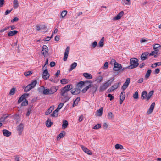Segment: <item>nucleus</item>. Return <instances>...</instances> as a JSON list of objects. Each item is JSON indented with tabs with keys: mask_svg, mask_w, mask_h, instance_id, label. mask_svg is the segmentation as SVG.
<instances>
[{
	"mask_svg": "<svg viewBox=\"0 0 161 161\" xmlns=\"http://www.w3.org/2000/svg\"><path fill=\"white\" fill-rule=\"evenodd\" d=\"M53 36V34H52L51 37H47L45 39H44V40L45 41H49L50 40L51 38Z\"/></svg>",
	"mask_w": 161,
	"mask_h": 161,
	"instance_id": "774afa93",
	"label": "nucleus"
},
{
	"mask_svg": "<svg viewBox=\"0 0 161 161\" xmlns=\"http://www.w3.org/2000/svg\"><path fill=\"white\" fill-rule=\"evenodd\" d=\"M43 94L46 95L50 94L49 92V89L44 88L43 90Z\"/></svg>",
	"mask_w": 161,
	"mask_h": 161,
	"instance_id": "c9c22d12",
	"label": "nucleus"
},
{
	"mask_svg": "<svg viewBox=\"0 0 161 161\" xmlns=\"http://www.w3.org/2000/svg\"><path fill=\"white\" fill-rule=\"evenodd\" d=\"M114 77H111L108 81L103 84L100 87L99 91L103 92L106 90L108 86L111 85L112 82L114 80Z\"/></svg>",
	"mask_w": 161,
	"mask_h": 161,
	"instance_id": "f257e3e1",
	"label": "nucleus"
},
{
	"mask_svg": "<svg viewBox=\"0 0 161 161\" xmlns=\"http://www.w3.org/2000/svg\"><path fill=\"white\" fill-rule=\"evenodd\" d=\"M81 147L83 150L86 153L89 155H91L92 153L90 150L88 149L83 145L81 146Z\"/></svg>",
	"mask_w": 161,
	"mask_h": 161,
	"instance_id": "ddd939ff",
	"label": "nucleus"
},
{
	"mask_svg": "<svg viewBox=\"0 0 161 161\" xmlns=\"http://www.w3.org/2000/svg\"><path fill=\"white\" fill-rule=\"evenodd\" d=\"M19 6V3L17 0H14L13 1V7L15 9L17 8Z\"/></svg>",
	"mask_w": 161,
	"mask_h": 161,
	"instance_id": "bb28decb",
	"label": "nucleus"
},
{
	"mask_svg": "<svg viewBox=\"0 0 161 161\" xmlns=\"http://www.w3.org/2000/svg\"><path fill=\"white\" fill-rule=\"evenodd\" d=\"M77 65V64L76 62H74L71 65L70 68L69 69V71H72L76 67Z\"/></svg>",
	"mask_w": 161,
	"mask_h": 161,
	"instance_id": "4be33fe9",
	"label": "nucleus"
},
{
	"mask_svg": "<svg viewBox=\"0 0 161 161\" xmlns=\"http://www.w3.org/2000/svg\"><path fill=\"white\" fill-rule=\"evenodd\" d=\"M148 54V53L147 52H144L143 53L141 56V59L142 61L146 60Z\"/></svg>",
	"mask_w": 161,
	"mask_h": 161,
	"instance_id": "4468645a",
	"label": "nucleus"
},
{
	"mask_svg": "<svg viewBox=\"0 0 161 161\" xmlns=\"http://www.w3.org/2000/svg\"><path fill=\"white\" fill-rule=\"evenodd\" d=\"M115 148L116 149H120V150L123 149V147L122 145L119 144H116L115 146Z\"/></svg>",
	"mask_w": 161,
	"mask_h": 161,
	"instance_id": "7c9ffc66",
	"label": "nucleus"
},
{
	"mask_svg": "<svg viewBox=\"0 0 161 161\" xmlns=\"http://www.w3.org/2000/svg\"><path fill=\"white\" fill-rule=\"evenodd\" d=\"M154 50L152 51L149 54L150 56H154L155 58L158 57L160 55V53L158 52L159 50L158 49H154Z\"/></svg>",
	"mask_w": 161,
	"mask_h": 161,
	"instance_id": "423d86ee",
	"label": "nucleus"
},
{
	"mask_svg": "<svg viewBox=\"0 0 161 161\" xmlns=\"http://www.w3.org/2000/svg\"><path fill=\"white\" fill-rule=\"evenodd\" d=\"M59 111V110L57 108L55 110L53 113L51 114V116L52 117H56L58 116V112Z\"/></svg>",
	"mask_w": 161,
	"mask_h": 161,
	"instance_id": "a878e982",
	"label": "nucleus"
},
{
	"mask_svg": "<svg viewBox=\"0 0 161 161\" xmlns=\"http://www.w3.org/2000/svg\"><path fill=\"white\" fill-rule=\"evenodd\" d=\"M68 123L67 121L66 120H64L63 121V123L62 125V128L63 129H65L66 128L68 125Z\"/></svg>",
	"mask_w": 161,
	"mask_h": 161,
	"instance_id": "cd10ccee",
	"label": "nucleus"
},
{
	"mask_svg": "<svg viewBox=\"0 0 161 161\" xmlns=\"http://www.w3.org/2000/svg\"><path fill=\"white\" fill-rule=\"evenodd\" d=\"M155 105V102H153L152 104H151L150 107L149 108L148 111L147 112L149 114H151L153 112V110L154 109V107Z\"/></svg>",
	"mask_w": 161,
	"mask_h": 161,
	"instance_id": "dca6fc26",
	"label": "nucleus"
},
{
	"mask_svg": "<svg viewBox=\"0 0 161 161\" xmlns=\"http://www.w3.org/2000/svg\"><path fill=\"white\" fill-rule=\"evenodd\" d=\"M67 92L66 91L63 87L61 89L60 93L61 96L66 97L68 95Z\"/></svg>",
	"mask_w": 161,
	"mask_h": 161,
	"instance_id": "2eb2a0df",
	"label": "nucleus"
},
{
	"mask_svg": "<svg viewBox=\"0 0 161 161\" xmlns=\"http://www.w3.org/2000/svg\"><path fill=\"white\" fill-rule=\"evenodd\" d=\"M160 47H161V46L159 44H156L153 45V49H158V48Z\"/></svg>",
	"mask_w": 161,
	"mask_h": 161,
	"instance_id": "ea45409f",
	"label": "nucleus"
},
{
	"mask_svg": "<svg viewBox=\"0 0 161 161\" xmlns=\"http://www.w3.org/2000/svg\"><path fill=\"white\" fill-rule=\"evenodd\" d=\"M19 20L18 18L17 17H15L11 21L12 23H13L14 22L17 21Z\"/></svg>",
	"mask_w": 161,
	"mask_h": 161,
	"instance_id": "0e129e2a",
	"label": "nucleus"
},
{
	"mask_svg": "<svg viewBox=\"0 0 161 161\" xmlns=\"http://www.w3.org/2000/svg\"><path fill=\"white\" fill-rule=\"evenodd\" d=\"M64 88L66 91L68 92L73 88V86L72 84L68 85L66 86Z\"/></svg>",
	"mask_w": 161,
	"mask_h": 161,
	"instance_id": "6ab92c4d",
	"label": "nucleus"
},
{
	"mask_svg": "<svg viewBox=\"0 0 161 161\" xmlns=\"http://www.w3.org/2000/svg\"><path fill=\"white\" fill-rule=\"evenodd\" d=\"M158 65H159V62H157L151 65V67L152 68H154L156 67Z\"/></svg>",
	"mask_w": 161,
	"mask_h": 161,
	"instance_id": "6e6d98bb",
	"label": "nucleus"
},
{
	"mask_svg": "<svg viewBox=\"0 0 161 161\" xmlns=\"http://www.w3.org/2000/svg\"><path fill=\"white\" fill-rule=\"evenodd\" d=\"M124 14V12L123 11H121L119 13L117 16L114 17L113 18L114 20H118L119 19L121 18L123 16Z\"/></svg>",
	"mask_w": 161,
	"mask_h": 161,
	"instance_id": "9d476101",
	"label": "nucleus"
},
{
	"mask_svg": "<svg viewBox=\"0 0 161 161\" xmlns=\"http://www.w3.org/2000/svg\"><path fill=\"white\" fill-rule=\"evenodd\" d=\"M24 95H22L18 100V103H20L21 102L25 99V98L24 97Z\"/></svg>",
	"mask_w": 161,
	"mask_h": 161,
	"instance_id": "de8ad7c7",
	"label": "nucleus"
},
{
	"mask_svg": "<svg viewBox=\"0 0 161 161\" xmlns=\"http://www.w3.org/2000/svg\"><path fill=\"white\" fill-rule=\"evenodd\" d=\"M80 89L77 88H75L71 91V93L73 95H77L80 92Z\"/></svg>",
	"mask_w": 161,
	"mask_h": 161,
	"instance_id": "9b49d317",
	"label": "nucleus"
},
{
	"mask_svg": "<svg viewBox=\"0 0 161 161\" xmlns=\"http://www.w3.org/2000/svg\"><path fill=\"white\" fill-rule=\"evenodd\" d=\"M104 40V37H103L99 42V45L100 47H102L103 46Z\"/></svg>",
	"mask_w": 161,
	"mask_h": 161,
	"instance_id": "2f4dec72",
	"label": "nucleus"
},
{
	"mask_svg": "<svg viewBox=\"0 0 161 161\" xmlns=\"http://www.w3.org/2000/svg\"><path fill=\"white\" fill-rule=\"evenodd\" d=\"M147 96V92L146 91H144L141 94V98H142V99H143L144 98L146 99V97Z\"/></svg>",
	"mask_w": 161,
	"mask_h": 161,
	"instance_id": "f704fd0d",
	"label": "nucleus"
},
{
	"mask_svg": "<svg viewBox=\"0 0 161 161\" xmlns=\"http://www.w3.org/2000/svg\"><path fill=\"white\" fill-rule=\"evenodd\" d=\"M113 62H114V70L118 72V73H119L120 71V69L122 68L121 65L115 62L114 59L112 60Z\"/></svg>",
	"mask_w": 161,
	"mask_h": 161,
	"instance_id": "7ed1b4c3",
	"label": "nucleus"
},
{
	"mask_svg": "<svg viewBox=\"0 0 161 161\" xmlns=\"http://www.w3.org/2000/svg\"><path fill=\"white\" fill-rule=\"evenodd\" d=\"M18 32V31L16 30H13L8 32V36H11L16 34Z\"/></svg>",
	"mask_w": 161,
	"mask_h": 161,
	"instance_id": "5701e85b",
	"label": "nucleus"
},
{
	"mask_svg": "<svg viewBox=\"0 0 161 161\" xmlns=\"http://www.w3.org/2000/svg\"><path fill=\"white\" fill-rule=\"evenodd\" d=\"M152 71L151 69H148L147 72L145 77L146 78H148L150 76L151 73Z\"/></svg>",
	"mask_w": 161,
	"mask_h": 161,
	"instance_id": "4c0bfd02",
	"label": "nucleus"
},
{
	"mask_svg": "<svg viewBox=\"0 0 161 161\" xmlns=\"http://www.w3.org/2000/svg\"><path fill=\"white\" fill-rule=\"evenodd\" d=\"M49 77V74L48 73L47 70L45 69L43 72L42 77L44 79H47Z\"/></svg>",
	"mask_w": 161,
	"mask_h": 161,
	"instance_id": "6e6552de",
	"label": "nucleus"
},
{
	"mask_svg": "<svg viewBox=\"0 0 161 161\" xmlns=\"http://www.w3.org/2000/svg\"><path fill=\"white\" fill-rule=\"evenodd\" d=\"M63 133H61L59 134L58 136L57 137V139H58V138L59 137L60 138H62L64 136L65 134V133L64 131H63Z\"/></svg>",
	"mask_w": 161,
	"mask_h": 161,
	"instance_id": "a18cd8bd",
	"label": "nucleus"
},
{
	"mask_svg": "<svg viewBox=\"0 0 161 161\" xmlns=\"http://www.w3.org/2000/svg\"><path fill=\"white\" fill-rule=\"evenodd\" d=\"M16 88H12L10 90L9 92V95H12L14 94L15 92Z\"/></svg>",
	"mask_w": 161,
	"mask_h": 161,
	"instance_id": "58836bf2",
	"label": "nucleus"
},
{
	"mask_svg": "<svg viewBox=\"0 0 161 161\" xmlns=\"http://www.w3.org/2000/svg\"><path fill=\"white\" fill-rule=\"evenodd\" d=\"M28 104V101L27 100L25 99V101H24L21 104L22 106H25Z\"/></svg>",
	"mask_w": 161,
	"mask_h": 161,
	"instance_id": "49530a36",
	"label": "nucleus"
},
{
	"mask_svg": "<svg viewBox=\"0 0 161 161\" xmlns=\"http://www.w3.org/2000/svg\"><path fill=\"white\" fill-rule=\"evenodd\" d=\"M91 87L90 91L93 93H94L96 92L98 88V86L96 84L94 85H92V86Z\"/></svg>",
	"mask_w": 161,
	"mask_h": 161,
	"instance_id": "a211bd4d",
	"label": "nucleus"
},
{
	"mask_svg": "<svg viewBox=\"0 0 161 161\" xmlns=\"http://www.w3.org/2000/svg\"><path fill=\"white\" fill-rule=\"evenodd\" d=\"M54 109V106H51L47 110V111L45 112V114L46 115H48L50 113H51L52 111Z\"/></svg>",
	"mask_w": 161,
	"mask_h": 161,
	"instance_id": "aec40b11",
	"label": "nucleus"
},
{
	"mask_svg": "<svg viewBox=\"0 0 161 161\" xmlns=\"http://www.w3.org/2000/svg\"><path fill=\"white\" fill-rule=\"evenodd\" d=\"M92 83L91 81H80L77 84V86L81 88L85 83Z\"/></svg>",
	"mask_w": 161,
	"mask_h": 161,
	"instance_id": "f3484780",
	"label": "nucleus"
},
{
	"mask_svg": "<svg viewBox=\"0 0 161 161\" xmlns=\"http://www.w3.org/2000/svg\"><path fill=\"white\" fill-rule=\"evenodd\" d=\"M130 65L127 67L128 69H132L137 67L139 64L138 60L135 58H132L130 59Z\"/></svg>",
	"mask_w": 161,
	"mask_h": 161,
	"instance_id": "f03ea898",
	"label": "nucleus"
},
{
	"mask_svg": "<svg viewBox=\"0 0 161 161\" xmlns=\"http://www.w3.org/2000/svg\"><path fill=\"white\" fill-rule=\"evenodd\" d=\"M32 89V88L29 84L25 88L24 91L26 92H28Z\"/></svg>",
	"mask_w": 161,
	"mask_h": 161,
	"instance_id": "79ce46f5",
	"label": "nucleus"
},
{
	"mask_svg": "<svg viewBox=\"0 0 161 161\" xmlns=\"http://www.w3.org/2000/svg\"><path fill=\"white\" fill-rule=\"evenodd\" d=\"M60 82L62 84H66L68 82V80L65 79H62L60 80Z\"/></svg>",
	"mask_w": 161,
	"mask_h": 161,
	"instance_id": "37998d69",
	"label": "nucleus"
},
{
	"mask_svg": "<svg viewBox=\"0 0 161 161\" xmlns=\"http://www.w3.org/2000/svg\"><path fill=\"white\" fill-rule=\"evenodd\" d=\"M130 81V78H127L125 82L124 83L122 86L121 89L123 91L125 90L128 87Z\"/></svg>",
	"mask_w": 161,
	"mask_h": 161,
	"instance_id": "20e7f679",
	"label": "nucleus"
},
{
	"mask_svg": "<svg viewBox=\"0 0 161 161\" xmlns=\"http://www.w3.org/2000/svg\"><path fill=\"white\" fill-rule=\"evenodd\" d=\"M37 83V81L36 80H34L30 84H29V85L32 89L36 85Z\"/></svg>",
	"mask_w": 161,
	"mask_h": 161,
	"instance_id": "72a5a7b5",
	"label": "nucleus"
},
{
	"mask_svg": "<svg viewBox=\"0 0 161 161\" xmlns=\"http://www.w3.org/2000/svg\"><path fill=\"white\" fill-rule=\"evenodd\" d=\"M103 108L101 107L99 110L97 111V114L99 116H101L103 114Z\"/></svg>",
	"mask_w": 161,
	"mask_h": 161,
	"instance_id": "393cba45",
	"label": "nucleus"
},
{
	"mask_svg": "<svg viewBox=\"0 0 161 161\" xmlns=\"http://www.w3.org/2000/svg\"><path fill=\"white\" fill-rule=\"evenodd\" d=\"M58 88V86H53L50 89L49 92L50 94H53L56 92Z\"/></svg>",
	"mask_w": 161,
	"mask_h": 161,
	"instance_id": "1a4fd4ad",
	"label": "nucleus"
},
{
	"mask_svg": "<svg viewBox=\"0 0 161 161\" xmlns=\"http://www.w3.org/2000/svg\"><path fill=\"white\" fill-rule=\"evenodd\" d=\"M32 73L31 71H28L26 72H25L24 73V75L25 76H28L30 75Z\"/></svg>",
	"mask_w": 161,
	"mask_h": 161,
	"instance_id": "13d9d810",
	"label": "nucleus"
},
{
	"mask_svg": "<svg viewBox=\"0 0 161 161\" xmlns=\"http://www.w3.org/2000/svg\"><path fill=\"white\" fill-rule=\"evenodd\" d=\"M64 105V103H60L58 106V107L57 108L58 110H59L60 109L62 108L63 107Z\"/></svg>",
	"mask_w": 161,
	"mask_h": 161,
	"instance_id": "4d7b16f0",
	"label": "nucleus"
},
{
	"mask_svg": "<svg viewBox=\"0 0 161 161\" xmlns=\"http://www.w3.org/2000/svg\"><path fill=\"white\" fill-rule=\"evenodd\" d=\"M24 125L22 123H21L19 126L17 127V130L18 131L19 135H21L23 131Z\"/></svg>",
	"mask_w": 161,
	"mask_h": 161,
	"instance_id": "39448f33",
	"label": "nucleus"
},
{
	"mask_svg": "<svg viewBox=\"0 0 161 161\" xmlns=\"http://www.w3.org/2000/svg\"><path fill=\"white\" fill-rule=\"evenodd\" d=\"M27 110L28 111L27 113H26V115L27 116H28L29 115L31 112V108H28Z\"/></svg>",
	"mask_w": 161,
	"mask_h": 161,
	"instance_id": "5fc2aeb1",
	"label": "nucleus"
},
{
	"mask_svg": "<svg viewBox=\"0 0 161 161\" xmlns=\"http://www.w3.org/2000/svg\"><path fill=\"white\" fill-rule=\"evenodd\" d=\"M48 63V59L47 58L46 60V62L44 65L43 66V68L45 67V68H47V64Z\"/></svg>",
	"mask_w": 161,
	"mask_h": 161,
	"instance_id": "680f3d73",
	"label": "nucleus"
},
{
	"mask_svg": "<svg viewBox=\"0 0 161 161\" xmlns=\"http://www.w3.org/2000/svg\"><path fill=\"white\" fill-rule=\"evenodd\" d=\"M3 133L4 136L9 137L11 135V132L8 130L6 129H4L3 130Z\"/></svg>",
	"mask_w": 161,
	"mask_h": 161,
	"instance_id": "f8f14e48",
	"label": "nucleus"
},
{
	"mask_svg": "<svg viewBox=\"0 0 161 161\" xmlns=\"http://www.w3.org/2000/svg\"><path fill=\"white\" fill-rule=\"evenodd\" d=\"M108 97H109L110 98V100L111 101L112 100H113L114 97L111 94H109L108 95Z\"/></svg>",
	"mask_w": 161,
	"mask_h": 161,
	"instance_id": "052dcab7",
	"label": "nucleus"
},
{
	"mask_svg": "<svg viewBox=\"0 0 161 161\" xmlns=\"http://www.w3.org/2000/svg\"><path fill=\"white\" fill-rule=\"evenodd\" d=\"M68 53H64V55L63 58L64 61H66L67 60V58L68 57Z\"/></svg>",
	"mask_w": 161,
	"mask_h": 161,
	"instance_id": "603ef678",
	"label": "nucleus"
},
{
	"mask_svg": "<svg viewBox=\"0 0 161 161\" xmlns=\"http://www.w3.org/2000/svg\"><path fill=\"white\" fill-rule=\"evenodd\" d=\"M8 117V116H5V115H3L2 117H1L0 118V120L1 122H3L5 120V119Z\"/></svg>",
	"mask_w": 161,
	"mask_h": 161,
	"instance_id": "8fccbe9b",
	"label": "nucleus"
},
{
	"mask_svg": "<svg viewBox=\"0 0 161 161\" xmlns=\"http://www.w3.org/2000/svg\"><path fill=\"white\" fill-rule=\"evenodd\" d=\"M80 100V98L79 97H77L76 99L73 102V106L75 107L78 104Z\"/></svg>",
	"mask_w": 161,
	"mask_h": 161,
	"instance_id": "c85d7f7f",
	"label": "nucleus"
},
{
	"mask_svg": "<svg viewBox=\"0 0 161 161\" xmlns=\"http://www.w3.org/2000/svg\"><path fill=\"white\" fill-rule=\"evenodd\" d=\"M108 118L109 119H111L113 118V114L112 112H109L108 115Z\"/></svg>",
	"mask_w": 161,
	"mask_h": 161,
	"instance_id": "3c124183",
	"label": "nucleus"
},
{
	"mask_svg": "<svg viewBox=\"0 0 161 161\" xmlns=\"http://www.w3.org/2000/svg\"><path fill=\"white\" fill-rule=\"evenodd\" d=\"M53 123L49 118L48 119L46 122V126L47 127H50L52 125Z\"/></svg>",
	"mask_w": 161,
	"mask_h": 161,
	"instance_id": "412c9836",
	"label": "nucleus"
},
{
	"mask_svg": "<svg viewBox=\"0 0 161 161\" xmlns=\"http://www.w3.org/2000/svg\"><path fill=\"white\" fill-rule=\"evenodd\" d=\"M103 80V77L102 76H99L96 78V80L97 81V82H101Z\"/></svg>",
	"mask_w": 161,
	"mask_h": 161,
	"instance_id": "a19ab883",
	"label": "nucleus"
},
{
	"mask_svg": "<svg viewBox=\"0 0 161 161\" xmlns=\"http://www.w3.org/2000/svg\"><path fill=\"white\" fill-rule=\"evenodd\" d=\"M153 92L154 91H151L149 92L146 97L147 100H148L150 99L151 96L153 95Z\"/></svg>",
	"mask_w": 161,
	"mask_h": 161,
	"instance_id": "473e14b6",
	"label": "nucleus"
},
{
	"mask_svg": "<svg viewBox=\"0 0 161 161\" xmlns=\"http://www.w3.org/2000/svg\"><path fill=\"white\" fill-rule=\"evenodd\" d=\"M48 51V49L46 45H43L42 47V53L45 57L46 56Z\"/></svg>",
	"mask_w": 161,
	"mask_h": 161,
	"instance_id": "0eeeda50",
	"label": "nucleus"
},
{
	"mask_svg": "<svg viewBox=\"0 0 161 161\" xmlns=\"http://www.w3.org/2000/svg\"><path fill=\"white\" fill-rule=\"evenodd\" d=\"M120 82H119L118 84H114V85L111 86L112 88L113 89L112 90H115L117 89L119 87V86H120Z\"/></svg>",
	"mask_w": 161,
	"mask_h": 161,
	"instance_id": "c756f323",
	"label": "nucleus"
},
{
	"mask_svg": "<svg viewBox=\"0 0 161 161\" xmlns=\"http://www.w3.org/2000/svg\"><path fill=\"white\" fill-rule=\"evenodd\" d=\"M83 118H84V117H83V115H81L79 118V119H78V120L79 122H81V121L83 119Z\"/></svg>",
	"mask_w": 161,
	"mask_h": 161,
	"instance_id": "69168bd1",
	"label": "nucleus"
},
{
	"mask_svg": "<svg viewBox=\"0 0 161 161\" xmlns=\"http://www.w3.org/2000/svg\"><path fill=\"white\" fill-rule=\"evenodd\" d=\"M67 13V11L66 10H64L63 11L61 14V16L62 17H64L65 16Z\"/></svg>",
	"mask_w": 161,
	"mask_h": 161,
	"instance_id": "864d4df0",
	"label": "nucleus"
},
{
	"mask_svg": "<svg viewBox=\"0 0 161 161\" xmlns=\"http://www.w3.org/2000/svg\"><path fill=\"white\" fill-rule=\"evenodd\" d=\"M4 3V0H0V7H2Z\"/></svg>",
	"mask_w": 161,
	"mask_h": 161,
	"instance_id": "338daca9",
	"label": "nucleus"
},
{
	"mask_svg": "<svg viewBox=\"0 0 161 161\" xmlns=\"http://www.w3.org/2000/svg\"><path fill=\"white\" fill-rule=\"evenodd\" d=\"M83 75L87 79H92V77L90 74L85 73H83Z\"/></svg>",
	"mask_w": 161,
	"mask_h": 161,
	"instance_id": "b1692460",
	"label": "nucleus"
},
{
	"mask_svg": "<svg viewBox=\"0 0 161 161\" xmlns=\"http://www.w3.org/2000/svg\"><path fill=\"white\" fill-rule=\"evenodd\" d=\"M60 72L59 70H58L57 71L56 73L55 74V77H58L59 76V75L60 74Z\"/></svg>",
	"mask_w": 161,
	"mask_h": 161,
	"instance_id": "e2e57ef3",
	"label": "nucleus"
},
{
	"mask_svg": "<svg viewBox=\"0 0 161 161\" xmlns=\"http://www.w3.org/2000/svg\"><path fill=\"white\" fill-rule=\"evenodd\" d=\"M97 45V42L96 41H94L92 44V46L93 48H95Z\"/></svg>",
	"mask_w": 161,
	"mask_h": 161,
	"instance_id": "bf43d9fd",
	"label": "nucleus"
},
{
	"mask_svg": "<svg viewBox=\"0 0 161 161\" xmlns=\"http://www.w3.org/2000/svg\"><path fill=\"white\" fill-rule=\"evenodd\" d=\"M125 93L124 91H123L120 93V99H125Z\"/></svg>",
	"mask_w": 161,
	"mask_h": 161,
	"instance_id": "e433bc0d",
	"label": "nucleus"
},
{
	"mask_svg": "<svg viewBox=\"0 0 161 161\" xmlns=\"http://www.w3.org/2000/svg\"><path fill=\"white\" fill-rule=\"evenodd\" d=\"M101 127V125L100 124H97L94 126L93 128L95 129H97Z\"/></svg>",
	"mask_w": 161,
	"mask_h": 161,
	"instance_id": "09e8293b",
	"label": "nucleus"
},
{
	"mask_svg": "<svg viewBox=\"0 0 161 161\" xmlns=\"http://www.w3.org/2000/svg\"><path fill=\"white\" fill-rule=\"evenodd\" d=\"M133 97L135 99L138 98V92L137 91H136L133 95Z\"/></svg>",
	"mask_w": 161,
	"mask_h": 161,
	"instance_id": "c03bdc74",
	"label": "nucleus"
}]
</instances>
